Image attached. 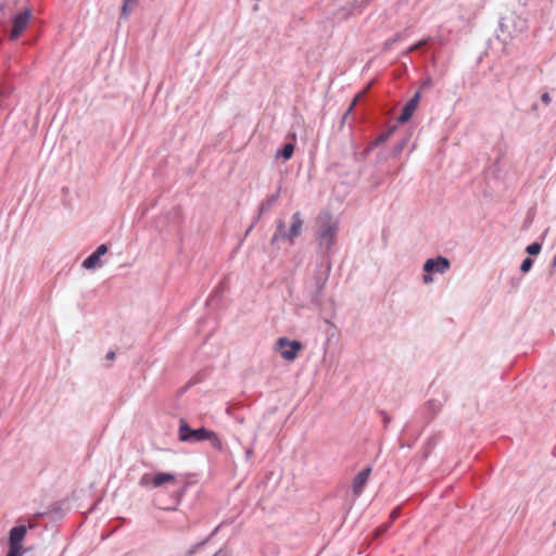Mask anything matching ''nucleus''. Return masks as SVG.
I'll list each match as a JSON object with an SVG mask.
<instances>
[{
	"label": "nucleus",
	"mask_w": 556,
	"mask_h": 556,
	"mask_svg": "<svg viewBox=\"0 0 556 556\" xmlns=\"http://www.w3.org/2000/svg\"><path fill=\"white\" fill-rule=\"evenodd\" d=\"M178 439L181 442L197 443L202 441H211L213 447L220 451L223 442L218 435L206 428L191 429L185 419L179 421Z\"/></svg>",
	"instance_id": "f257e3e1"
},
{
	"label": "nucleus",
	"mask_w": 556,
	"mask_h": 556,
	"mask_svg": "<svg viewBox=\"0 0 556 556\" xmlns=\"http://www.w3.org/2000/svg\"><path fill=\"white\" fill-rule=\"evenodd\" d=\"M304 225V219L300 212H295L291 216V224L289 229H286V224L282 219L277 222V229L271 238V243L274 244L278 240H286L290 243H293L294 240L301 235L302 228Z\"/></svg>",
	"instance_id": "f03ea898"
},
{
	"label": "nucleus",
	"mask_w": 556,
	"mask_h": 556,
	"mask_svg": "<svg viewBox=\"0 0 556 556\" xmlns=\"http://www.w3.org/2000/svg\"><path fill=\"white\" fill-rule=\"evenodd\" d=\"M318 239L321 247L330 249L334 244L338 223L329 213H323L317 217Z\"/></svg>",
	"instance_id": "7ed1b4c3"
},
{
	"label": "nucleus",
	"mask_w": 556,
	"mask_h": 556,
	"mask_svg": "<svg viewBox=\"0 0 556 556\" xmlns=\"http://www.w3.org/2000/svg\"><path fill=\"white\" fill-rule=\"evenodd\" d=\"M27 533V528L25 526H16L13 527L10 531L9 536V552L7 556H23L24 549L22 546V542Z\"/></svg>",
	"instance_id": "20e7f679"
},
{
	"label": "nucleus",
	"mask_w": 556,
	"mask_h": 556,
	"mask_svg": "<svg viewBox=\"0 0 556 556\" xmlns=\"http://www.w3.org/2000/svg\"><path fill=\"white\" fill-rule=\"evenodd\" d=\"M450 268V262L446 257L439 256L437 258H429L424 264V282L430 283L432 282V276L431 273H440L444 274Z\"/></svg>",
	"instance_id": "39448f33"
},
{
	"label": "nucleus",
	"mask_w": 556,
	"mask_h": 556,
	"mask_svg": "<svg viewBox=\"0 0 556 556\" xmlns=\"http://www.w3.org/2000/svg\"><path fill=\"white\" fill-rule=\"evenodd\" d=\"M277 349L280 350V355L283 359L292 362L302 350V344L299 341H289L286 338H280L277 341Z\"/></svg>",
	"instance_id": "423d86ee"
},
{
	"label": "nucleus",
	"mask_w": 556,
	"mask_h": 556,
	"mask_svg": "<svg viewBox=\"0 0 556 556\" xmlns=\"http://www.w3.org/2000/svg\"><path fill=\"white\" fill-rule=\"evenodd\" d=\"M176 476L168 472H157L154 476L143 475L140 479L139 484L141 486L152 485L153 488H160L165 483H175Z\"/></svg>",
	"instance_id": "0eeeda50"
},
{
	"label": "nucleus",
	"mask_w": 556,
	"mask_h": 556,
	"mask_svg": "<svg viewBox=\"0 0 556 556\" xmlns=\"http://www.w3.org/2000/svg\"><path fill=\"white\" fill-rule=\"evenodd\" d=\"M31 17V12L29 10H25L13 18V26L10 33V38L12 40H16L27 28L29 21Z\"/></svg>",
	"instance_id": "6e6552de"
},
{
	"label": "nucleus",
	"mask_w": 556,
	"mask_h": 556,
	"mask_svg": "<svg viewBox=\"0 0 556 556\" xmlns=\"http://www.w3.org/2000/svg\"><path fill=\"white\" fill-rule=\"evenodd\" d=\"M420 99V93L417 92L415 96L405 104V106L402 110V113L400 114L397 121L400 123H406L409 121V118L413 116L415 110L418 106Z\"/></svg>",
	"instance_id": "1a4fd4ad"
},
{
	"label": "nucleus",
	"mask_w": 556,
	"mask_h": 556,
	"mask_svg": "<svg viewBox=\"0 0 556 556\" xmlns=\"http://www.w3.org/2000/svg\"><path fill=\"white\" fill-rule=\"evenodd\" d=\"M370 473H371V468L367 467L356 475V477L353 480V484H352L353 493L355 496L361 495L364 486L366 485V483L369 479Z\"/></svg>",
	"instance_id": "9d476101"
},
{
	"label": "nucleus",
	"mask_w": 556,
	"mask_h": 556,
	"mask_svg": "<svg viewBox=\"0 0 556 556\" xmlns=\"http://www.w3.org/2000/svg\"><path fill=\"white\" fill-rule=\"evenodd\" d=\"M100 258L94 252L90 254L84 262L83 267L86 269H92L100 264Z\"/></svg>",
	"instance_id": "9b49d317"
},
{
	"label": "nucleus",
	"mask_w": 556,
	"mask_h": 556,
	"mask_svg": "<svg viewBox=\"0 0 556 556\" xmlns=\"http://www.w3.org/2000/svg\"><path fill=\"white\" fill-rule=\"evenodd\" d=\"M293 152H294V144L293 143H287V144H285L282 150H280L278 152V155H280L285 160H289V159L292 157Z\"/></svg>",
	"instance_id": "f8f14e48"
},
{
	"label": "nucleus",
	"mask_w": 556,
	"mask_h": 556,
	"mask_svg": "<svg viewBox=\"0 0 556 556\" xmlns=\"http://www.w3.org/2000/svg\"><path fill=\"white\" fill-rule=\"evenodd\" d=\"M541 244L538 243V242H534V243H531L527 247V252L530 254V255H536L540 253L541 251Z\"/></svg>",
	"instance_id": "ddd939ff"
},
{
	"label": "nucleus",
	"mask_w": 556,
	"mask_h": 556,
	"mask_svg": "<svg viewBox=\"0 0 556 556\" xmlns=\"http://www.w3.org/2000/svg\"><path fill=\"white\" fill-rule=\"evenodd\" d=\"M533 265V261L530 258V257H527L523 260V262L521 263V266H520V270L522 273H527L530 270V268L532 267Z\"/></svg>",
	"instance_id": "4468645a"
},
{
	"label": "nucleus",
	"mask_w": 556,
	"mask_h": 556,
	"mask_svg": "<svg viewBox=\"0 0 556 556\" xmlns=\"http://www.w3.org/2000/svg\"><path fill=\"white\" fill-rule=\"evenodd\" d=\"M391 527L390 522L381 525L379 528L376 529L375 536L378 538L382 535L384 532L388 531V529Z\"/></svg>",
	"instance_id": "2eb2a0df"
},
{
	"label": "nucleus",
	"mask_w": 556,
	"mask_h": 556,
	"mask_svg": "<svg viewBox=\"0 0 556 556\" xmlns=\"http://www.w3.org/2000/svg\"><path fill=\"white\" fill-rule=\"evenodd\" d=\"M391 132L392 130L381 134L376 140V144L386 142L390 138Z\"/></svg>",
	"instance_id": "dca6fc26"
},
{
	"label": "nucleus",
	"mask_w": 556,
	"mask_h": 556,
	"mask_svg": "<svg viewBox=\"0 0 556 556\" xmlns=\"http://www.w3.org/2000/svg\"><path fill=\"white\" fill-rule=\"evenodd\" d=\"M428 42V39H424V40H420L418 41L417 43H415L414 46H412L407 53H410L413 51H416L417 49L421 48L422 46H425L426 43Z\"/></svg>",
	"instance_id": "f3484780"
},
{
	"label": "nucleus",
	"mask_w": 556,
	"mask_h": 556,
	"mask_svg": "<svg viewBox=\"0 0 556 556\" xmlns=\"http://www.w3.org/2000/svg\"><path fill=\"white\" fill-rule=\"evenodd\" d=\"M106 252H108V247H106V244H100V245L97 248V250L94 251V253H96L99 257H101V256H103L104 254H106Z\"/></svg>",
	"instance_id": "a211bd4d"
},
{
	"label": "nucleus",
	"mask_w": 556,
	"mask_h": 556,
	"mask_svg": "<svg viewBox=\"0 0 556 556\" xmlns=\"http://www.w3.org/2000/svg\"><path fill=\"white\" fill-rule=\"evenodd\" d=\"M400 514H401L400 507L394 508L391 511V514H390V521L389 522L392 523L395 519L399 518Z\"/></svg>",
	"instance_id": "6ab92c4d"
},
{
	"label": "nucleus",
	"mask_w": 556,
	"mask_h": 556,
	"mask_svg": "<svg viewBox=\"0 0 556 556\" xmlns=\"http://www.w3.org/2000/svg\"><path fill=\"white\" fill-rule=\"evenodd\" d=\"M135 0H125L124 1V4H123V9H122V13L124 16H127L128 15V10H129V5L131 2H134Z\"/></svg>",
	"instance_id": "aec40b11"
},
{
	"label": "nucleus",
	"mask_w": 556,
	"mask_h": 556,
	"mask_svg": "<svg viewBox=\"0 0 556 556\" xmlns=\"http://www.w3.org/2000/svg\"><path fill=\"white\" fill-rule=\"evenodd\" d=\"M544 104L548 105L551 103V97L547 92H544L541 97Z\"/></svg>",
	"instance_id": "412c9836"
},
{
	"label": "nucleus",
	"mask_w": 556,
	"mask_h": 556,
	"mask_svg": "<svg viewBox=\"0 0 556 556\" xmlns=\"http://www.w3.org/2000/svg\"><path fill=\"white\" fill-rule=\"evenodd\" d=\"M106 358L110 359V361H113L115 358V353L113 351H110L108 354H106Z\"/></svg>",
	"instance_id": "4be33fe9"
},
{
	"label": "nucleus",
	"mask_w": 556,
	"mask_h": 556,
	"mask_svg": "<svg viewBox=\"0 0 556 556\" xmlns=\"http://www.w3.org/2000/svg\"><path fill=\"white\" fill-rule=\"evenodd\" d=\"M357 99H358V97H356V98L354 99V101L352 102V104H351V105H350V108H349V112H350V111H352V109L354 108V105H355V104H356V102H357Z\"/></svg>",
	"instance_id": "5701e85b"
},
{
	"label": "nucleus",
	"mask_w": 556,
	"mask_h": 556,
	"mask_svg": "<svg viewBox=\"0 0 556 556\" xmlns=\"http://www.w3.org/2000/svg\"><path fill=\"white\" fill-rule=\"evenodd\" d=\"M214 556H227L226 554L222 553V552H218L216 553Z\"/></svg>",
	"instance_id": "b1692460"
},
{
	"label": "nucleus",
	"mask_w": 556,
	"mask_h": 556,
	"mask_svg": "<svg viewBox=\"0 0 556 556\" xmlns=\"http://www.w3.org/2000/svg\"><path fill=\"white\" fill-rule=\"evenodd\" d=\"M553 265L556 266V256L553 260Z\"/></svg>",
	"instance_id": "393cba45"
}]
</instances>
